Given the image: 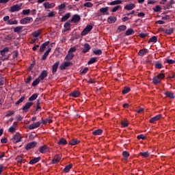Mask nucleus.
<instances>
[{"label":"nucleus","mask_w":175,"mask_h":175,"mask_svg":"<svg viewBox=\"0 0 175 175\" xmlns=\"http://www.w3.org/2000/svg\"><path fill=\"white\" fill-rule=\"evenodd\" d=\"M21 139H23V136L20 135V133H16L13 135L12 138H11V142H12L14 144H17V143L22 142Z\"/></svg>","instance_id":"obj_1"},{"label":"nucleus","mask_w":175,"mask_h":175,"mask_svg":"<svg viewBox=\"0 0 175 175\" xmlns=\"http://www.w3.org/2000/svg\"><path fill=\"white\" fill-rule=\"evenodd\" d=\"M162 79H165V74L161 73L158 75L157 77H154L152 79L153 83L157 85V84H159Z\"/></svg>","instance_id":"obj_2"},{"label":"nucleus","mask_w":175,"mask_h":175,"mask_svg":"<svg viewBox=\"0 0 175 175\" xmlns=\"http://www.w3.org/2000/svg\"><path fill=\"white\" fill-rule=\"evenodd\" d=\"M98 12V16H109V7L102 8Z\"/></svg>","instance_id":"obj_3"},{"label":"nucleus","mask_w":175,"mask_h":175,"mask_svg":"<svg viewBox=\"0 0 175 175\" xmlns=\"http://www.w3.org/2000/svg\"><path fill=\"white\" fill-rule=\"evenodd\" d=\"M92 30V25H88L81 32V36H85L89 32H91Z\"/></svg>","instance_id":"obj_4"},{"label":"nucleus","mask_w":175,"mask_h":175,"mask_svg":"<svg viewBox=\"0 0 175 175\" xmlns=\"http://www.w3.org/2000/svg\"><path fill=\"white\" fill-rule=\"evenodd\" d=\"M21 6H23L22 4H16L10 8V12L11 13H14V12H18L21 10Z\"/></svg>","instance_id":"obj_5"},{"label":"nucleus","mask_w":175,"mask_h":175,"mask_svg":"<svg viewBox=\"0 0 175 175\" xmlns=\"http://www.w3.org/2000/svg\"><path fill=\"white\" fill-rule=\"evenodd\" d=\"M8 53H9V49L8 48H5L2 51H1V57H0V59H1V61H5V59H8V57H6V54H8Z\"/></svg>","instance_id":"obj_6"},{"label":"nucleus","mask_w":175,"mask_h":175,"mask_svg":"<svg viewBox=\"0 0 175 175\" xmlns=\"http://www.w3.org/2000/svg\"><path fill=\"white\" fill-rule=\"evenodd\" d=\"M32 21H33V18H32V17H26L25 18H23L20 21L21 24H28L29 23H32Z\"/></svg>","instance_id":"obj_7"},{"label":"nucleus","mask_w":175,"mask_h":175,"mask_svg":"<svg viewBox=\"0 0 175 175\" xmlns=\"http://www.w3.org/2000/svg\"><path fill=\"white\" fill-rule=\"evenodd\" d=\"M38 146V142H29L26 145V150L27 151H29V150H31V148H35V146Z\"/></svg>","instance_id":"obj_8"},{"label":"nucleus","mask_w":175,"mask_h":175,"mask_svg":"<svg viewBox=\"0 0 175 175\" xmlns=\"http://www.w3.org/2000/svg\"><path fill=\"white\" fill-rule=\"evenodd\" d=\"M32 106H33V103H27L23 107V111H25V113H28V111Z\"/></svg>","instance_id":"obj_9"},{"label":"nucleus","mask_w":175,"mask_h":175,"mask_svg":"<svg viewBox=\"0 0 175 175\" xmlns=\"http://www.w3.org/2000/svg\"><path fill=\"white\" fill-rule=\"evenodd\" d=\"M73 64L70 62H66L64 64H62L60 66V70H65L68 66H72Z\"/></svg>","instance_id":"obj_10"},{"label":"nucleus","mask_w":175,"mask_h":175,"mask_svg":"<svg viewBox=\"0 0 175 175\" xmlns=\"http://www.w3.org/2000/svg\"><path fill=\"white\" fill-rule=\"evenodd\" d=\"M42 122H40L33 123L29 126V129H30V131H32V129H36V128H39Z\"/></svg>","instance_id":"obj_11"},{"label":"nucleus","mask_w":175,"mask_h":175,"mask_svg":"<svg viewBox=\"0 0 175 175\" xmlns=\"http://www.w3.org/2000/svg\"><path fill=\"white\" fill-rule=\"evenodd\" d=\"M162 31L167 35H172L173 32H174V29L173 27H170L169 29H165L163 28L161 29Z\"/></svg>","instance_id":"obj_12"},{"label":"nucleus","mask_w":175,"mask_h":175,"mask_svg":"<svg viewBox=\"0 0 175 175\" xmlns=\"http://www.w3.org/2000/svg\"><path fill=\"white\" fill-rule=\"evenodd\" d=\"M62 157V155L61 154H57L54 157V159L52 161V163L53 165H55V163H58L59 161H61V158Z\"/></svg>","instance_id":"obj_13"},{"label":"nucleus","mask_w":175,"mask_h":175,"mask_svg":"<svg viewBox=\"0 0 175 175\" xmlns=\"http://www.w3.org/2000/svg\"><path fill=\"white\" fill-rule=\"evenodd\" d=\"M161 118H162V115L161 114H159V115H157L153 118H152L150 120V122L151 124H154L155 122L161 120Z\"/></svg>","instance_id":"obj_14"},{"label":"nucleus","mask_w":175,"mask_h":175,"mask_svg":"<svg viewBox=\"0 0 175 175\" xmlns=\"http://www.w3.org/2000/svg\"><path fill=\"white\" fill-rule=\"evenodd\" d=\"M39 151L40 152H41V154H45V152H47V151H49V147H47V146L46 145L40 146L39 148Z\"/></svg>","instance_id":"obj_15"},{"label":"nucleus","mask_w":175,"mask_h":175,"mask_svg":"<svg viewBox=\"0 0 175 175\" xmlns=\"http://www.w3.org/2000/svg\"><path fill=\"white\" fill-rule=\"evenodd\" d=\"M135 8H136V5H135L133 3H131V4H127L126 5H125L124 9H125V10H132L135 9Z\"/></svg>","instance_id":"obj_16"},{"label":"nucleus","mask_w":175,"mask_h":175,"mask_svg":"<svg viewBox=\"0 0 175 175\" xmlns=\"http://www.w3.org/2000/svg\"><path fill=\"white\" fill-rule=\"evenodd\" d=\"M75 57V54L68 52L66 56L65 57L66 61H71V59H73V57Z\"/></svg>","instance_id":"obj_17"},{"label":"nucleus","mask_w":175,"mask_h":175,"mask_svg":"<svg viewBox=\"0 0 175 175\" xmlns=\"http://www.w3.org/2000/svg\"><path fill=\"white\" fill-rule=\"evenodd\" d=\"M55 6V4L54 3H49V2H46L44 3V7L45 9H51Z\"/></svg>","instance_id":"obj_18"},{"label":"nucleus","mask_w":175,"mask_h":175,"mask_svg":"<svg viewBox=\"0 0 175 175\" xmlns=\"http://www.w3.org/2000/svg\"><path fill=\"white\" fill-rule=\"evenodd\" d=\"M40 159H42L41 157H35L34 159H32L29 163V165H35V163H38Z\"/></svg>","instance_id":"obj_19"},{"label":"nucleus","mask_w":175,"mask_h":175,"mask_svg":"<svg viewBox=\"0 0 175 175\" xmlns=\"http://www.w3.org/2000/svg\"><path fill=\"white\" fill-rule=\"evenodd\" d=\"M51 51V48H49L48 50L44 53L42 58L43 61H46V59H47V57H49V54H50Z\"/></svg>","instance_id":"obj_20"},{"label":"nucleus","mask_w":175,"mask_h":175,"mask_svg":"<svg viewBox=\"0 0 175 175\" xmlns=\"http://www.w3.org/2000/svg\"><path fill=\"white\" fill-rule=\"evenodd\" d=\"M49 44H50V42L49 41L43 43L40 48V53H43V51H44V49H46Z\"/></svg>","instance_id":"obj_21"},{"label":"nucleus","mask_w":175,"mask_h":175,"mask_svg":"<svg viewBox=\"0 0 175 175\" xmlns=\"http://www.w3.org/2000/svg\"><path fill=\"white\" fill-rule=\"evenodd\" d=\"M80 20H81L80 16L75 14L73 16L72 18L71 19V21L72 23H79Z\"/></svg>","instance_id":"obj_22"},{"label":"nucleus","mask_w":175,"mask_h":175,"mask_svg":"<svg viewBox=\"0 0 175 175\" xmlns=\"http://www.w3.org/2000/svg\"><path fill=\"white\" fill-rule=\"evenodd\" d=\"M57 144L59 146H66V144H68V142L66 141V139L61 138L59 141L57 142Z\"/></svg>","instance_id":"obj_23"},{"label":"nucleus","mask_w":175,"mask_h":175,"mask_svg":"<svg viewBox=\"0 0 175 175\" xmlns=\"http://www.w3.org/2000/svg\"><path fill=\"white\" fill-rule=\"evenodd\" d=\"M45 77H47V71L43 70L38 78L40 80H44Z\"/></svg>","instance_id":"obj_24"},{"label":"nucleus","mask_w":175,"mask_h":175,"mask_svg":"<svg viewBox=\"0 0 175 175\" xmlns=\"http://www.w3.org/2000/svg\"><path fill=\"white\" fill-rule=\"evenodd\" d=\"M116 21H117V18H116V16H109L107 19V23H109V24H113Z\"/></svg>","instance_id":"obj_25"},{"label":"nucleus","mask_w":175,"mask_h":175,"mask_svg":"<svg viewBox=\"0 0 175 175\" xmlns=\"http://www.w3.org/2000/svg\"><path fill=\"white\" fill-rule=\"evenodd\" d=\"M72 167H73V164H69V165H66L64 169V172L69 173V172H70V169H72Z\"/></svg>","instance_id":"obj_26"},{"label":"nucleus","mask_w":175,"mask_h":175,"mask_svg":"<svg viewBox=\"0 0 175 175\" xmlns=\"http://www.w3.org/2000/svg\"><path fill=\"white\" fill-rule=\"evenodd\" d=\"M70 96H72V98H79V96H80V92L74 91L70 93Z\"/></svg>","instance_id":"obj_27"},{"label":"nucleus","mask_w":175,"mask_h":175,"mask_svg":"<svg viewBox=\"0 0 175 175\" xmlns=\"http://www.w3.org/2000/svg\"><path fill=\"white\" fill-rule=\"evenodd\" d=\"M147 53H148V49H143L139 51L138 55H140V56L146 55V54H147Z\"/></svg>","instance_id":"obj_28"},{"label":"nucleus","mask_w":175,"mask_h":175,"mask_svg":"<svg viewBox=\"0 0 175 175\" xmlns=\"http://www.w3.org/2000/svg\"><path fill=\"white\" fill-rule=\"evenodd\" d=\"M126 25H120L118 27L116 32L118 33H120V32H122V31H126Z\"/></svg>","instance_id":"obj_29"},{"label":"nucleus","mask_w":175,"mask_h":175,"mask_svg":"<svg viewBox=\"0 0 175 175\" xmlns=\"http://www.w3.org/2000/svg\"><path fill=\"white\" fill-rule=\"evenodd\" d=\"M90 50H91V46L87 43L85 44L84 49L83 50V53H84V54H85V53H88V51H90Z\"/></svg>","instance_id":"obj_30"},{"label":"nucleus","mask_w":175,"mask_h":175,"mask_svg":"<svg viewBox=\"0 0 175 175\" xmlns=\"http://www.w3.org/2000/svg\"><path fill=\"white\" fill-rule=\"evenodd\" d=\"M79 143L80 142L77 139H72L69 142L70 146H76V144H79Z\"/></svg>","instance_id":"obj_31"},{"label":"nucleus","mask_w":175,"mask_h":175,"mask_svg":"<svg viewBox=\"0 0 175 175\" xmlns=\"http://www.w3.org/2000/svg\"><path fill=\"white\" fill-rule=\"evenodd\" d=\"M59 66V62H57L53 65V73H55Z\"/></svg>","instance_id":"obj_32"},{"label":"nucleus","mask_w":175,"mask_h":175,"mask_svg":"<svg viewBox=\"0 0 175 175\" xmlns=\"http://www.w3.org/2000/svg\"><path fill=\"white\" fill-rule=\"evenodd\" d=\"M165 95L167 96V98H170L171 99H174V94L172 92H166L165 93Z\"/></svg>","instance_id":"obj_33"},{"label":"nucleus","mask_w":175,"mask_h":175,"mask_svg":"<svg viewBox=\"0 0 175 175\" xmlns=\"http://www.w3.org/2000/svg\"><path fill=\"white\" fill-rule=\"evenodd\" d=\"M120 3H122V0H115L111 1L109 5L111 6H114V5H120Z\"/></svg>","instance_id":"obj_34"},{"label":"nucleus","mask_w":175,"mask_h":175,"mask_svg":"<svg viewBox=\"0 0 175 175\" xmlns=\"http://www.w3.org/2000/svg\"><path fill=\"white\" fill-rule=\"evenodd\" d=\"M135 33V31H133V29H128L125 32L126 36H129L131 35H133Z\"/></svg>","instance_id":"obj_35"},{"label":"nucleus","mask_w":175,"mask_h":175,"mask_svg":"<svg viewBox=\"0 0 175 175\" xmlns=\"http://www.w3.org/2000/svg\"><path fill=\"white\" fill-rule=\"evenodd\" d=\"M42 124L44 125H47V124H51L53 122V120L51 118H46L45 120H42Z\"/></svg>","instance_id":"obj_36"},{"label":"nucleus","mask_w":175,"mask_h":175,"mask_svg":"<svg viewBox=\"0 0 175 175\" xmlns=\"http://www.w3.org/2000/svg\"><path fill=\"white\" fill-rule=\"evenodd\" d=\"M8 25H17V24H18V21L17 20H14V21H12L10 20L8 22Z\"/></svg>","instance_id":"obj_37"},{"label":"nucleus","mask_w":175,"mask_h":175,"mask_svg":"<svg viewBox=\"0 0 175 175\" xmlns=\"http://www.w3.org/2000/svg\"><path fill=\"white\" fill-rule=\"evenodd\" d=\"M24 100H25V96H23L22 97H21V99H19L18 101H16L15 105L16 106H18V105H20V103H23L24 102Z\"/></svg>","instance_id":"obj_38"},{"label":"nucleus","mask_w":175,"mask_h":175,"mask_svg":"<svg viewBox=\"0 0 175 175\" xmlns=\"http://www.w3.org/2000/svg\"><path fill=\"white\" fill-rule=\"evenodd\" d=\"M121 125H122V126H123L124 128H125L126 126H128V125H129V122H128V120H122L121 121Z\"/></svg>","instance_id":"obj_39"},{"label":"nucleus","mask_w":175,"mask_h":175,"mask_svg":"<svg viewBox=\"0 0 175 175\" xmlns=\"http://www.w3.org/2000/svg\"><path fill=\"white\" fill-rule=\"evenodd\" d=\"M139 155L141 157H143V158H148V157H150V153L148 152H140Z\"/></svg>","instance_id":"obj_40"},{"label":"nucleus","mask_w":175,"mask_h":175,"mask_svg":"<svg viewBox=\"0 0 175 175\" xmlns=\"http://www.w3.org/2000/svg\"><path fill=\"white\" fill-rule=\"evenodd\" d=\"M70 23L69 22H67L64 24V28H66L65 30H64V32L66 31H70Z\"/></svg>","instance_id":"obj_41"},{"label":"nucleus","mask_w":175,"mask_h":175,"mask_svg":"<svg viewBox=\"0 0 175 175\" xmlns=\"http://www.w3.org/2000/svg\"><path fill=\"white\" fill-rule=\"evenodd\" d=\"M157 36H152L150 38L148 43H157Z\"/></svg>","instance_id":"obj_42"},{"label":"nucleus","mask_w":175,"mask_h":175,"mask_svg":"<svg viewBox=\"0 0 175 175\" xmlns=\"http://www.w3.org/2000/svg\"><path fill=\"white\" fill-rule=\"evenodd\" d=\"M38 98V94H33L29 98V102H32L33 100H36V99Z\"/></svg>","instance_id":"obj_43"},{"label":"nucleus","mask_w":175,"mask_h":175,"mask_svg":"<svg viewBox=\"0 0 175 175\" xmlns=\"http://www.w3.org/2000/svg\"><path fill=\"white\" fill-rule=\"evenodd\" d=\"M70 17V13H67L62 18V21H66Z\"/></svg>","instance_id":"obj_44"},{"label":"nucleus","mask_w":175,"mask_h":175,"mask_svg":"<svg viewBox=\"0 0 175 175\" xmlns=\"http://www.w3.org/2000/svg\"><path fill=\"white\" fill-rule=\"evenodd\" d=\"M122 155H123L125 161H127L128 158L129 157V153L128 152V151H123Z\"/></svg>","instance_id":"obj_45"},{"label":"nucleus","mask_w":175,"mask_h":175,"mask_svg":"<svg viewBox=\"0 0 175 175\" xmlns=\"http://www.w3.org/2000/svg\"><path fill=\"white\" fill-rule=\"evenodd\" d=\"M39 83H40V79L39 78L36 79L35 81H33L32 83L33 87H36Z\"/></svg>","instance_id":"obj_46"},{"label":"nucleus","mask_w":175,"mask_h":175,"mask_svg":"<svg viewBox=\"0 0 175 175\" xmlns=\"http://www.w3.org/2000/svg\"><path fill=\"white\" fill-rule=\"evenodd\" d=\"M98 61V59L96 57H93L92 58L89 62H88V65H92V64H95Z\"/></svg>","instance_id":"obj_47"},{"label":"nucleus","mask_w":175,"mask_h":175,"mask_svg":"<svg viewBox=\"0 0 175 175\" xmlns=\"http://www.w3.org/2000/svg\"><path fill=\"white\" fill-rule=\"evenodd\" d=\"M154 66L156 69H162V64H161L159 62H157Z\"/></svg>","instance_id":"obj_48"},{"label":"nucleus","mask_w":175,"mask_h":175,"mask_svg":"<svg viewBox=\"0 0 175 175\" xmlns=\"http://www.w3.org/2000/svg\"><path fill=\"white\" fill-rule=\"evenodd\" d=\"M83 6L85 8H92L94 6V4L91 2H87L83 4Z\"/></svg>","instance_id":"obj_49"},{"label":"nucleus","mask_w":175,"mask_h":175,"mask_svg":"<svg viewBox=\"0 0 175 175\" xmlns=\"http://www.w3.org/2000/svg\"><path fill=\"white\" fill-rule=\"evenodd\" d=\"M120 9H121V5H117L112 9V12L113 13H116V12L120 10Z\"/></svg>","instance_id":"obj_50"},{"label":"nucleus","mask_w":175,"mask_h":175,"mask_svg":"<svg viewBox=\"0 0 175 175\" xmlns=\"http://www.w3.org/2000/svg\"><path fill=\"white\" fill-rule=\"evenodd\" d=\"M129 91H131V88L126 87L123 90H122V94L124 95H125V94H128V92H129Z\"/></svg>","instance_id":"obj_51"},{"label":"nucleus","mask_w":175,"mask_h":175,"mask_svg":"<svg viewBox=\"0 0 175 175\" xmlns=\"http://www.w3.org/2000/svg\"><path fill=\"white\" fill-rule=\"evenodd\" d=\"M94 54H95V55H100L102 54V51L100 49L94 51Z\"/></svg>","instance_id":"obj_52"},{"label":"nucleus","mask_w":175,"mask_h":175,"mask_svg":"<svg viewBox=\"0 0 175 175\" xmlns=\"http://www.w3.org/2000/svg\"><path fill=\"white\" fill-rule=\"evenodd\" d=\"M23 29V27L18 26L14 29V32H20Z\"/></svg>","instance_id":"obj_53"},{"label":"nucleus","mask_w":175,"mask_h":175,"mask_svg":"<svg viewBox=\"0 0 175 175\" xmlns=\"http://www.w3.org/2000/svg\"><path fill=\"white\" fill-rule=\"evenodd\" d=\"M16 161L18 163H24L25 162V161L23 160L22 157L16 158Z\"/></svg>","instance_id":"obj_54"},{"label":"nucleus","mask_w":175,"mask_h":175,"mask_svg":"<svg viewBox=\"0 0 175 175\" xmlns=\"http://www.w3.org/2000/svg\"><path fill=\"white\" fill-rule=\"evenodd\" d=\"M161 10H162V8H161L160 5H157L155 7V8H153L154 12H159Z\"/></svg>","instance_id":"obj_55"},{"label":"nucleus","mask_w":175,"mask_h":175,"mask_svg":"<svg viewBox=\"0 0 175 175\" xmlns=\"http://www.w3.org/2000/svg\"><path fill=\"white\" fill-rule=\"evenodd\" d=\"M23 13L25 16H27V14L31 13V10H23Z\"/></svg>","instance_id":"obj_56"},{"label":"nucleus","mask_w":175,"mask_h":175,"mask_svg":"<svg viewBox=\"0 0 175 175\" xmlns=\"http://www.w3.org/2000/svg\"><path fill=\"white\" fill-rule=\"evenodd\" d=\"M137 138L138 139V140H140V139L145 140L146 136L143 134H141V135H138L137 137Z\"/></svg>","instance_id":"obj_57"},{"label":"nucleus","mask_w":175,"mask_h":175,"mask_svg":"<svg viewBox=\"0 0 175 175\" xmlns=\"http://www.w3.org/2000/svg\"><path fill=\"white\" fill-rule=\"evenodd\" d=\"M165 61L169 65H173V64H174V60L173 59H166Z\"/></svg>","instance_id":"obj_58"},{"label":"nucleus","mask_w":175,"mask_h":175,"mask_svg":"<svg viewBox=\"0 0 175 175\" xmlns=\"http://www.w3.org/2000/svg\"><path fill=\"white\" fill-rule=\"evenodd\" d=\"M13 114H14V112L13 111H10L5 115V117H12V116H13Z\"/></svg>","instance_id":"obj_59"},{"label":"nucleus","mask_w":175,"mask_h":175,"mask_svg":"<svg viewBox=\"0 0 175 175\" xmlns=\"http://www.w3.org/2000/svg\"><path fill=\"white\" fill-rule=\"evenodd\" d=\"M55 16V12L52 11L48 14V17H54Z\"/></svg>","instance_id":"obj_60"},{"label":"nucleus","mask_w":175,"mask_h":175,"mask_svg":"<svg viewBox=\"0 0 175 175\" xmlns=\"http://www.w3.org/2000/svg\"><path fill=\"white\" fill-rule=\"evenodd\" d=\"M66 5L65 3H62L60 5L58 6L59 10H62V9H65Z\"/></svg>","instance_id":"obj_61"},{"label":"nucleus","mask_w":175,"mask_h":175,"mask_svg":"<svg viewBox=\"0 0 175 175\" xmlns=\"http://www.w3.org/2000/svg\"><path fill=\"white\" fill-rule=\"evenodd\" d=\"M88 72V68H85L81 72V75H85Z\"/></svg>","instance_id":"obj_62"},{"label":"nucleus","mask_w":175,"mask_h":175,"mask_svg":"<svg viewBox=\"0 0 175 175\" xmlns=\"http://www.w3.org/2000/svg\"><path fill=\"white\" fill-rule=\"evenodd\" d=\"M76 50H77L76 47L74 46V47L70 48V50L68 51V52L73 53H75V51H76Z\"/></svg>","instance_id":"obj_63"},{"label":"nucleus","mask_w":175,"mask_h":175,"mask_svg":"<svg viewBox=\"0 0 175 175\" xmlns=\"http://www.w3.org/2000/svg\"><path fill=\"white\" fill-rule=\"evenodd\" d=\"M39 35H40V32L36 31V32L33 33V38H38L39 36Z\"/></svg>","instance_id":"obj_64"}]
</instances>
